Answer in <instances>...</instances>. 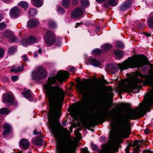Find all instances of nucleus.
I'll return each instance as SVG.
<instances>
[{
    "instance_id": "de8ad7c7",
    "label": "nucleus",
    "mask_w": 153,
    "mask_h": 153,
    "mask_svg": "<svg viewBox=\"0 0 153 153\" xmlns=\"http://www.w3.org/2000/svg\"><path fill=\"white\" fill-rule=\"evenodd\" d=\"M82 151L83 153H88V151L86 149H82Z\"/></svg>"
},
{
    "instance_id": "e433bc0d",
    "label": "nucleus",
    "mask_w": 153,
    "mask_h": 153,
    "mask_svg": "<svg viewBox=\"0 0 153 153\" xmlns=\"http://www.w3.org/2000/svg\"><path fill=\"white\" fill-rule=\"evenodd\" d=\"M101 53L100 50L98 49H96L92 51L93 54L98 55L100 54Z\"/></svg>"
},
{
    "instance_id": "c9c22d12",
    "label": "nucleus",
    "mask_w": 153,
    "mask_h": 153,
    "mask_svg": "<svg viewBox=\"0 0 153 153\" xmlns=\"http://www.w3.org/2000/svg\"><path fill=\"white\" fill-rule=\"evenodd\" d=\"M117 46L118 47L123 49L124 48V46L122 42H117Z\"/></svg>"
},
{
    "instance_id": "393cba45",
    "label": "nucleus",
    "mask_w": 153,
    "mask_h": 153,
    "mask_svg": "<svg viewBox=\"0 0 153 153\" xmlns=\"http://www.w3.org/2000/svg\"><path fill=\"white\" fill-rule=\"evenodd\" d=\"M10 113V110L6 108H3L0 109V114H8Z\"/></svg>"
},
{
    "instance_id": "7c9ffc66",
    "label": "nucleus",
    "mask_w": 153,
    "mask_h": 153,
    "mask_svg": "<svg viewBox=\"0 0 153 153\" xmlns=\"http://www.w3.org/2000/svg\"><path fill=\"white\" fill-rule=\"evenodd\" d=\"M61 3L64 7H67L69 5V0H63Z\"/></svg>"
},
{
    "instance_id": "ddd939ff",
    "label": "nucleus",
    "mask_w": 153,
    "mask_h": 153,
    "mask_svg": "<svg viewBox=\"0 0 153 153\" xmlns=\"http://www.w3.org/2000/svg\"><path fill=\"white\" fill-rule=\"evenodd\" d=\"M19 13V8L17 7H14L11 8L10 12V16L14 17H17Z\"/></svg>"
},
{
    "instance_id": "a18cd8bd",
    "label": "nucleus",
    "mask_w": 153,
    "mask_h": 153,
    "mask_svg": "<svg viewBox=\"0 0 153 153\" xmlns=\"http://www.w3.org/2000/svg\"><path fill=\"white\" fill-rule=\"evenodd\" d=\"M23 58V60L24 61H26L27 60V55H25L22 56Z\"/></svg>"
},
{
    "instance_id": "473e14b6",
    "label": "nucleus",
    "mask_w": 153,
    "mask_h": 153,
    "mask_svg": "<svg viewBox=\"0 0 153 153\" xmlns=\"http://www.w3.org/2000/svg\"><path fill=\"white\" fill-rule=\"evenodd\" d=\"M37 13V11L36 9L32 8L30 9L29 12V14L30 16H33L36 14Z\"/></svg>"
},
{
    "instance_id": "1a4fd4ad",
    "label": "nucleus",
    "mask_w": 153,
    "mask_h": 153,
    "mask_svg": "<svg viewBox=\"0 0 153 153\" xmlns=\"http://www.w3.org/2000/svg\"><path fill=\"white\" fill-rule=\"evenodd\" d=\"M46 74L44 68L40 67L38 68L36 71L33 72L32 77L33 79L37 81L45 78Z\"/></svg>"
},
{
    "instance_id": "5fc2aeb1",
    "label": "nucleus",
    "mask_w": 153,
    "mask_h": 153,
    "mask_svg": "<svg viewBox=\"0 0 153 153\" xmlns=\"http://www.w3.org/2000/svg\"><path fill=\"white\" fill-rule=\"evenodd\" d=\"M70 72H74L75 71V68L74 67L71 68L69 70Z\"/></svg>"
},
{
    "instance_id": "7ed1b4c3",
    "label": "nucleus",
    "mask_w": 153,
    "mask_h": 153,
    "mask_svg": "<svg viewBox=\"0 0 153 153\" xmlns=\"http://www.w3.org/2000/svg\"><path fill=\"white\" fill-rule=\"evenodd\" d=\"M149 85L152 87V89L145 102L141 103L140 107L136 109L130 110L126 114L121 115L119 118L121 124H129L130 119H137L150 111V107L153 105V80L149 82Z\"/></svg>"
},
{
    "instance_id": "603ef678",
    "label": "nucleus",
    "mask_w": 153,
    "mask_h": 153,
    "mask_svg": "<svg viewBox=\"0 0 153 153\" xmlns=\"http://www.w3.org/2000/svg\"><path fill=\"white\" fill-rule=\"evenodd\" d=\"M78 2V0H73V3L74 4H77Z\"/></svg>"
},
{
    "instance_id": "4be33fe9",
    "label": "nucleus",
    "mask_w": 153,
    "mask_h": 153,
    "mask_svg": "<svg viewBox=\"0 0 153 153\" xmlns=\"http://www.w3.org/2000/svg\"><path fill=\"white\" fill-rule=\"evenodd\" d=\"M31 91L30 90H27L25 92H23L22 94L24 95V97L30 101L32 100L31 95Z\"/></svg>"
},
{
    "instance_id": "9d476101",
    "label": "nucleus",
    "mask_w": 153,
    "mask_h": 153,
    "mask_svg": "<svg viewBox=\"0 0 153 153\" xmlns=\"http://www.w3.org/2000/svg\"><path fill=\"white\" fill-rule=\"evenodd\" d=\"M38 41L37 38L34 36H30L27 39H23L22 41V44L25 46L30 45L32 44L35 43H38Z\"/></svg>"
},
{
    "instance_id": "6ab92c4d",
    "label": "nucleus",
    "mask_w": 153,
    "mask_h": 153,
    "mask_svg": "<svg viewBox=\"0 0 153 153\" xmlns=\"http://www.w3.org/2000/svg\"><path fill=\"white\" fill-rule=\"evenodd\" d=\"M3 135H6L9 134L11 130V128L9 125H4Z\"/></svg>"
},
{
    "instance_id": "e2e57ef3",
    "label": "nucleus",
    "mask_w": 153,
    "mask_h": 153,
    "mask_svg": "<svg viewBox=\"0 0 153 153\" xmlns=\"http://www.w3.org/2000/svg\"><path fill=\"white\" fill-rule=\"evenodd\" d=\"M144 34L145 36H146V37H149L150 36V34H148L147 33H144Z\"/></svg>"
},
{
    "instance_id": "0eeeda50",
    "label": "nucleus",
    "mask_w": 153,
    "mask_h": 153,
    "mask_svg": "<svg viewBox=\"0 0 153 153\" xmlns=\"http://www.w3.org/2000/svg\"><path fill=\"white\" fill-rule=\"evenodd\" d=\"M136 75L137 76L132 80L131 83L128 82V85L124 84L122 86L121 89L122 91L127 92L134 89L136 90L137 88V91L135 93H138L139 91V88H141V84L144 83L148 77L147 76L143 75L138 72H137Z\"/></svg>"
},
{
    "instance_id": "dca6fc26",
    "label": "nucleus",
    "mask_w": 153,
    "mask_h": 153,
    "mask_svg": "<svg viewBox=\"0 0 153 153\" xmlns=\"http://www.w3.org/2000/svg\"><path fill=\"white\" fill-rule=\"evenodd\" d=\"M19 145L24 149H27L29 145V142L27 140L25 139H22L20 141Z\"/></svg>"
},
{
    "instance_id": "a878e982",
    "label": "nucleus",
    "mask_w": 153,
    "mask_h": 153,
    "mask_svg": "<svg viewBox=\"0 0 153 153\" xmlns=\"http://www.w3.org/2000/svg\"><path fill=\"white\" fill-rule=\"evenodd\" d=\"M18 5L25 9H27L28 7V4L27 2L25 1L20 2L18 4Z\"/></svg>"
},
{
    "instance_id": "aec40b11",
    "label": "nucleus",
    "mask_w": 153,
    "mask_h": 153,
    "mask_svg": "<svg viewBox=\"0 0 153 153\" xmlns=\"http://www.w3.org/2000/svg\"><path fill=\"white\" fill-rule=\"evenodd\" d=\"M33 143L38 146H41L42 144V140L41 138L39 137L34 138L32 140Z\"/></svg>"
},
{
    "instance_id": "9b49d317",
    "label": "nucleus",
    "mask_w": 153,
    "mask_h": 153,
    "mask_svg": "<svg viewBox=\"0 0 153 153\" xmlns=\"http://www.w3.org/2000/svg\"><path fill=\"white\" fill-rule=\"evenodd\" d=\"M84 9L83 7H79L71 13V17L73 19H76L82 16Z\"/></svg>"
},
{
    "instance_id": "f8f14e48",
    "label": "nucleus",
    "mask_w": 153,
    "mask_h": 153,
    "mask_svg": "<svg viewBox=\"0 0 153 153\" xmlns=\"http://www.w3.org/2000/svg\"><path fill=\"white\" fill-rule=\"evenodd\" d=\"M132 1L131 0H127L124 2L120 7V10L121 11H124L130 7L131 5Z\"/></svg>"
},
{
    "instance_id": "ea45409f",
    "label": "nucleus",
    "mask_w": 153,
    "mask_h": 153,
    "mask_svg": "<svg viewBox=\"0 0 153 153\" xmlns=\"http://www.w3.org/2000/svg\"><path fill=\"white\" fill-rule=\"evenodd\" d=\"M17 38L15 37H12L9 40V42H14L17 41Z\"/></svg>"
},
{
    "instance_id": "2eb2a0df",
    "label": "nucleus",
    "mask_w": 153,
    "mask_h": 153,
    "mask_svg": "<svg viewBox=\"0 0 153 153\" xmlns=\"http://www.w3.org/2000/svg\"><path fill=\"white\" fill-rule=\"evenodd\" d=\"M39 23V22L37 20H30L27 22V26L30 28H32L36 27Z\"/></svg>"
},
{
    "instance_id": "4468645a",
    "label": "nucleus",
    "mask_w": 153,
    "mask_h": 153,
    "mask_svg": "<svg viewBox=\"0 0 153 153\" xmlns=\"http://www.w3.org/2000/svg\"><path fill=\"white\" fill-rule=\"evenodd\" d=\"M3 100L4 103H11L13 101V97L9 94H5L4 95Z\"/></svg>"
},
{
    "instance_id": "423d86ee",
    "label": "nucleus",
    "mask_w": 153,
    "mask_h": 153,
    "mask_svg": "<svg viewBox=\"0 0 153 153\" xmlns=\"http://www.w3.org/2000/svg\"><path fill=\"white\" fill-rule=\"evenodd\" d=\"M78 88L79 93L83 95L82 98L84 101L83 107L84 109L88 110L91 108L95 103L93 101L92 102H88L87 100H89L91 98L94 97L96 93V88L94 86L92 85L88 86L85 89L81 85H79Z\"/></svg>"
},
{
    "instance_id": "49530a36",
    "label": "nucleus",
    "mask_w": 153,
    "mask_h": 153,
    "mask_svg": "<svg viewBox=\"0 0 153 153\" xmlns=\"http://www.w3.org/2000/svg\"><path fill=\"white\" fill-rule=\"evenodd\" d=\"M143 153H153V152L151 151L150 150H144Z\"/></svg>"
},
{
    "instance_id": "b1692460",
    "label": "nucleus",
    "mask_w": 153,
    "mask_h": 153,
    "mask_svg": "<svg viewBox=\"0 0 153 153\" xmlns=\"http://www.w3.org/2000/svg\"><path fill=\"white\" fill-rule=\"evenodd\" d=\"M4 35L5 37L8 38L9 40L12 37L13 34L11 31L6 30L4 33Z\"/></svg>"
},
{
    "instance_id": "6e6552de",
    "label": "nucleus",
    "mask_w": 153,
    "mask_h": 153,
    "mask_svg": "<svg viewBox=\"0 0 153 153\" xmlns=\"http://www.w3.org/2000/svg\"><path fill=\"white\" fill-rule=\"evenodd\" d=\"M45 40L49 46H51L54 44L59 46L61 44V39H57L53 32L49 30L47 32L44 37Z\"/></svg>"
},
{
    "instance_id": "774afa93",
    "label": "nucleus",
    "mask_w": 153,
    "mask_h": 153,
    "mask_svg": "<svg viewBox=\"0 0 153 153\" xmlns=\"http://www.w3.org/2000/svg\"><path fill=\"white\" fill-rule=\"evenodd\" d=\"M42 51V50L41 49H39L38 50V52L40 54L41 53Z\"/></svg>"
},
{
    "instance_id": "680f3d73",
    "label": "nucleus",
    "mask_w": 153,
    "mask_h": 153,
    "mask_svg": "<svg viewBox=\"0 0 153 153\" xmlns=\"http://www.w3.org/2000/svg\"><path fill=\"white\" fill-rule=\"evenodd\" d=\"M105 138L104 136L101 137L100 138V140H101V141L103 140H105Z\"/></svg>"
},
{
    "instance_id": "f03ea898",
    "label": "nucleus",
    "mask_w": 153,
    "mask_h": 153,
    "mask_svg": "<svg viewBox=\"0 0 153 153\" xmlns=\"http://www.w3.org/2000/svg\"><path fill=\"white\" fill-rule=\"evenodd\" d=\"M48 127L56 138V153H75L78 142L75 139L72 140L67 128L61 125H49Z\"/></svg>"
},
{
    "instance_id": "bb28decb",
    "label": "nucleus",
    "mask_w": 153,
    "mask_h": 153,
    "mask_svg": "<svg viewBox=\"0 0 153 153\" xmlns=\"http://www.w3.org/2000/svg\"><path fill=\"white\" fill-rule=\"evenodd\" d=\"M114 52L116 56L119 58H120L123 55V52L119 50H115Z\"/></svg>"
},
{
    "instance_id": "69168bd1",
    "label": "nucleus",
    "mask_w": 153,
    "mask_h": 153,
    "mask_svg": "<svg viewBox=\"0 0 153 153\" xmlns=\"http://www.w3.org/2000/svg\"><path fill=\"white\" fill-rule=\"evenodd\" d=\"M135 153H139V148L137 147L135 150Z\"/></svg>"
},
{
    "instance_id": "58836bf2",
    "label": "nucleus",
    "mask_w": 153,
    "mask_h": 153,
    "mask_svg": "<svg viewBox=\"0 0 153 153\" xmlns=\"http://www.w3.org/2000/svg\"><path fill=\"white\" fill-rule=\"evenodd\" d=\"M6 25L4 23H0V30L4 29L6 27Z\"/></svg>"
},
{
    "instance_id": "f704fd0d",
    "label": "nucleus",
    "mask_w": 153,
    "mask_h": 153,
    "mask_svg": "<svg viewBox=\"0 0 153 153\" xmlns=\"http://www.w3.org/2000/svg\"><path fill=\"white\" fill-rule=\"evenodd\" d=\"M81 129V128L79 130L76 129L74 131L75 135L76 136V137L79 139H80L81 138L79 132V131Z\"/></svg>"
},
{
    "instance_id": "c03bdc74",
    "label": "nucleus",
    "mask_w": 153,
    "mask_h": 153,
    "mask_svg": "<svg viewBox=\"0 0 153 153\" xmlns=\"http://www.w3.org/2000/svg\"><path fill=\"white\" fill-rule=\"evenodd\" d=\"M106 90L108 91H109L110 92L113 91L112 88L109 86L107 88Z\"/></svg>"
},
{
    "instance_id": "37998d69",
    "label": "nucleus",
    "mask_w": 153,
    "mask_h": 153,
    "mask_svg": "<svg viewBox=\"0 0 153 153\" xmlns=\"http://www.w3.org/2000/svg\"><path fill=\"white\" fill-rule=\"evenodd\" d=\"M11 79L13 81H16L18 80V78L17 76H12L11 77Z\"/></svg>"
},
{
    "instance_id": "cd10ccee",
    "label": "nucleus",
    "mask_w": 153,
    "mask_h": 153,
    "mask_svg": "<svg viewBox=\"0 0 153 153\" xmlns=\"http://www.w3.org/2000/svg\"><path fill=\"white\" fill-rule=\"evenodd\" d=\"M112 48V45L109 44H106L104 45L102 47L103 50L106 51L111 49Z\"/></svg>"
},
{
    "instance_id": "5701e85b",
    "label": "nucleus",
    "mask_w": 153,
    "mask_h": 153,
    "mask_svg": "<svg viewBox=\"0 0 153 153\" xmlns=\"http://www.w3.org/2000/svg\"><path fill=\"white\" fill-rule=\"evenodd\" d=\"M23 70V67H16L15 66L12 67L10 70V71L11 72H13L15 73H18V72H21Z\"/></svg>"
},
{
    "instance_id": "338daca9",
    "label": "nucleus",
    "mask_w": 153,
    "mask_h": 153,
    "mask_svg": "<svg viewBox=\"0 0 153 153\" xmlns=\"http://www.w3.org/2000/svg\"><path fill=\"white\" fill-rule=\"evenodd\" d=\"M38 56V53L37 52H35L34 53V56L35 57H36Z\"/></svg>"
},
{
    "instance_id": "20e7f679",
    "label": "nucleus",
    "mask_w": 153,
    "mask_h": 153,
    "mask_svg": "<svg viewBox=\"0 0 153 153\" xmlns=\"http://www.w3.org/2000/svg\"><path fill=\"white\" fill-rule=\"evenodd\" d=\"M130 131H110L109 139L112 144L110 146H105L99 151V153H115L118 152L120 143L123 139L128 137Z\"/></svg>"
},
{
    "instance_id": "bf43d9fd",
    "label": "nucleus",
    "mask_w": 153,
    "mask_h": 153,
    "mask_svg": "<svg viewBox=\"0 0 153 153\" xmlns=\"http://www.w3.org/2000/svg\"><path fill=\"white\" fill-rule=\"evenodd\" d=\"M33 134L34 135H36L39 134V132L37 131L35 129L34 131Z\"/></svg>"
},
{
    "instance_id": "72a5a7b5",
    "label": "nucleus",
    "mask_w": 153,
    "mask_h": 153,
    "mask_svg": "<svg viewBox=\"0 0 153 153\" xmlns=\"http://www.w3.org/2000/svg\"><path fill=\"white\" fill-rule=\"evenodd\" d=\"M82 4L85 7L88 6L89 4L88 0H80Z\"/></svg>"
},
{
    "instance_id": "3c124183",
    "label": "nucleus",
    "mask_w": 153,
    "mask_h": 153,
    "mask_svg": "<svg viewBox=\"0 0 153 153\" xmlns=\"http://www.w3.org/2000/svg\"><path fill=\"white\" fill-rule=\"evenodd\" d=\"M149 130L147 128L145 129L144 130V132L146 134H148L149 132Z\"/></svg>"
},
{
    "instance_id": "4c0bfd02",
    "label": "nucleus",
    "mask_w": 153,
    "mask_h": 153,
    "mask_svg": "<svg viewBox=\"0 0 153 153\" xmlns=\"http://www.w3.org/2000/svg\"><path fill=\"white\" fill-rule=\"evenodd\" d=\"M57 11L59 14L64 13L65 12L64 10L61 7H59L57 10Z\"/></svg>"
},
{
    "instance_id": "39448f33",
    "label": "nucleus",
    "mask_w": 153,
    "mask_h": 153,
    "mask_svg": "<svg viewBox=\"0 0 153 153\" xmlns=\"http://www.w3.org/2000/svg\"><path fill=\"white\" fill-rule=\"evenodd\" d=\"M146 64V61L144 58H140L136 59H131L129 61L126 60L121 64H111L107 67L109 72L114 74L118 71L119 68L122 71L123 70L127 69L129 68H141L142 71H145L146 68L143 67Z\"/></svg>"
},
{
    "instance_id": "f3484780",
    "label": "nucleus",
    "mask_w": 153,
    "mask_h": 153,
    "mask_svg": "<svg viewBox=\"0 0 153 153\" xmlns=\"http://www.w3.org/2000/svg\"><path fill=\"white\" fill-rule=\"evenodd\" d=\"M89 62L90 64L96 67H98L101 65V62L95 59H90L89 60Z\"/></svg>"
},
{
    "instance_id": "4d7b16f0",
    "label": "nucleus",
    "mask_w": 153,
    "mask_h": 153,
    "mask_svg": "<svg viewBox=\"0 0 153 153\" xmlns=\"http://www.w3.org/2000/svg\"><path fill=\"white\" fill-rule=\"evenodd\" d=\"M105 0H96V1L98 3L102 2L105 1Z\"/></svg>"
},
{
    "instance_id": "2f4dec72",
    "label": "nucleus",
    "mask_w": 153,
    "mask_h": 153,
    "mask_svg": "<svg viewBox=\"0 0 153 153\" xmlns=\"http://www.w3.org/2000/svg\"><path fill=\"white\" fill-rule=\"evenodd\" d=\"M108 3L111 6H115L117 4V3L115 0H108Z\"/></svg>"
},
{
    "instance_id": "864d4df0",
    "label": "nucleus",
    "mask_w": 153,
    "mask_h": 153,
    "mask_svg": "<svg viewBox=\"0 0 153 153\" xmlns=\"http://www.w3.org/2000/svg\"><path fill=\"white\" fill-rule=\"evenodd\" d=\"M82 22H81L80 23H77L76 24V26H75V27L76 28H77L78 27H79L80 25H82Z\"/></svg>"
},
{
    "instance_id": "412c9836",
    "label": "nucleus",
    "mask_w": 153,
    "mask_h": 153,
    "mask_svg": "<svg viewBox=\"0 0 153 153\" xmlns=\"http://www.w3.org/2000/svg\"><path fill=\"white\" fill-rule=\"evenodd\" d=\"M32 3L35 7H39L42 6L43 4L42 0H31Z\"/></svg>"
},
{
    "instance_id": "a19ab883",
    "label": "nucleus",
    "mask_w": 153,
    "mask_h": 153,
    "mask_svg": "<svg viewBox=\"0 0 153 153\" xmlns=\"http://www.w3.org/2000/svg\"><path fill=\"white\" fill-rule=\"evenodd\" d=\"M82 126H84L85 127L88 128L89 129L91 130L92 131H94V130L93 129H91L90 128L91 127H92L93 128L94 127V126L95 125H82Z\"/></svg>"
},
{
    "instance_id": "c85d7f7f",
    "label": "nucleus",
    "mask_w": 153,
    "mask_h": 153,
    "mask_svg": "<svg viewBox=\"0 0 153 153\" xmlns=\"http://www.w3.org/2000/svg\"><path fill=\"white\" fill-rule=\"evenodd\" d=\"M48 25L50 28H54L56 27V24L54 21L52 20L49 21Z\"/></svg>"
},
{
    "instance_id": "13d9d810",
    "label": "nucleus",
    "mask_w": 153,
    "mask_h": 153,
    "mask_svg": "<svg viewBox=\"0 0 153 153\" xmlns=\"http://www.w3.org/2000/svg\"><path fill=\"white\" fill-rule=\"evenodd\" d=\"M102 5L103 7L106 8H108V4L106 3H104Z\"/></svg>"
},
{
    "instance_id": "8fccbe9b",
    "label": "nucleus",
    "mask_w": 153,
    "mask_h": 153,
    "mask_svg": "<svg viewBox=\"0 0 153 153\" xmlns=\"http://www.w3.org/2000/svg\"><path fill=\"white\" fill-rule=\"evenodd\" d=\"M76 125H72V126H70V127L69 128V129H70V130L71 131V132L72 133V132H73V131H72V129H73V126H74V127H75V126Z\"/></svg>"
},
{
    "instance_id": "a211bd4d",
    "label": "nucleus",
    "mask_w": 153,
    "mask_h": 153,
    "mask_svg": "<svg viewBox=\"0 0 153 153\" xmlns=\"http://www.w3.org/2000/svg\"><path fill=\"white\" fill-rule=\"evenodd\" d=\"M147 23L150 28H153V12L149 15L147 19Z\"/></svg>"
},
{
    "instance_id": "79ce46f5",
    "label": "nucleus",
    "mask_w": 153,
    "mask_h": 153,
    "mask_svg": "<svg viewBox=\"0 0 153 153\" xmlns=\"http://www.w3.org/2000/svg\"><path fill=\"white\" fill-rule=\"evenodd\" d=\"M4 54V50L1 48H0V58L3 57Z\"/></svg>"
},
{
    "instance_id": "f257e3e1",
    "label": "nucleus",
    "mask_w": 153,
    "mask_h": 153,
    "mask_svg": "<svg viewBox=\"0 0 153 153\" xmlns=\"http://www.w3.org/2000/svg\"><path fill=\"white\" fill-rule=\"evenodd\" d=\"M68 76V72H62L60 71L56 76L49 78L48 83L43 85L50 106V109L48 113L49 124H61L59 120L60 108L62 106V103L65 95L64 91L58 86L59 84L56 83V86H52L51 85L56 83L57 80L62 83V81H65Z\"/></svg>"
},
{
    "instance_id": "052dcab7",
    "label": "nucleus",
    "mask_w": 153,
    "mask_h": 153,
    "mask_svg": "<svg viewBox=\"0 0 153 153\" xmlns=\"http://www.w3.org/2000/svg\"><path fill=\"white\" fill-rule=\"evenodd\" d=\"M100 30V27H97L96 28L95 30V31L96 32L98 33L99 31Z\"/></svg>"
},
{
    "instance_id": "6e6d98bb",
    "label": "nucleus",
    "mask_w": 153,
    "mask_h": 153,
    "mask_svg": "<svg viewBox=\"0 0 153 153\" xmlns=\"http://www.w3.org/2000/svg\"><path fill=\"white\" fill-rule=\"evenodd\" d=\"M108 95L110 97H114V94L111 92H110L108 94Z\"/></svg>"
},
{
    "instance_id": "09e8293b",
    "label": "nucleus",
    "mask_w": 153,
    "mask_h": 153,
    "mask_svg": "<svg viewBox=\"0 0 153 153\" xmlns=\"http://www.w3.org/2000/svg\"><path fill=\"white\" fill-rule=\"evenodd\" d=\"M71 115L73 117H76V112L73 111L71 113Z\"/></svg>"
},
{
    "instance_id": "c756f323",
    "label": "nucleus",
    "mask_w": 153,
    "mask_h": 153,
    "mask_svg": "<svg viewBox=\"0 0 153 153\" xmlns=\"http://www.w3.org/2000/svg\"><path fill=\"white\" fill-rule=\"evenodd\" d=\"M16 49L14 47H11L8 48V53L10 55H12L16 51Z\"/></svg>"
},
{
    "instance_id": "0e129e2a",
    "label": "nucleus",
    "mask_w": 153,
    "mask_h": 153,
    "mask_svg": "<svg viewBox=\"0 0 153 153\" xmlns=\"http://www.w3.org/2000/svg\"><path fill=\"white\" fill-rule=\"evenodd\" d=\"M103 82L104 83H109L108 82H107L106 80L105 79L103 80Z\"/></svg>"
}]
</instances>
